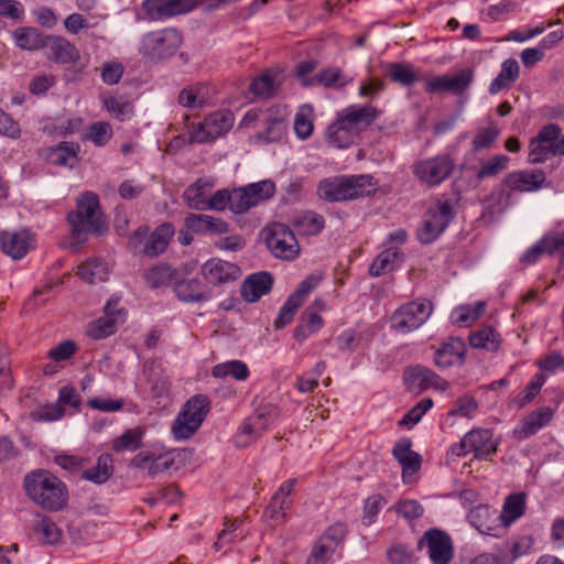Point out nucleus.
Returning <instances> with one entry per match:
<instances>
[{"label":"nucleus","instance_id":"4be33fe9","mask_svg":"<svg viewBox=\"0 0 564 564\" xmlns=\"http://www.w3.org/2000/svg\"><path fill=\"white\" fill-rule=\"evenodd\" d=\"M545 173L541 169L531 171H517L509 173L503 184L511 192H533L539 189L545 182Z\"/></svg>","mask_w":564,"mask_h":564},{"label":"nucleus","instance_id":"603ef678","mask_svg":"<svg viewBox=\"0 0 564 564\" xmlns=\"http://www.w3.org/2000/svg\"><path fill=\"white\" fill-rule=\"evenodd\" d=\"M386 74L392 82L403 86H410L416 80L413 66L405 63L389 64Z\"/></svg>","mask_w":564,"mask_h":564},{"label":"nucleus","instance_id":"20e7f679","mask_svg":"<svg viewBox=\"0 0 564 564\" xmlns=\"http://www.w3.org/2000/svg\"><path fill=\"white\" fill-rule=\"evenodd\" d=\"M210 410L208 397L197 394L191 398L177 414L172 432L177 440L189 438L202 425Z\"/></svg>","mask_w":564,"mask_h":564},{"label":"nucleus","instance_id":"f704fd0d","mask_svg":"<svg viewBox=\"0 0 564 564\" xmlns=\"http://www.w3.org/2000/svg\"><path fill=\"white\" fill-rule=\"evenodd\" d=\"M468 340L471 347L491 352L497 351L501 345L500 334L491 326H484L470 333Z\"/></svg>","mask_w":564,"mask_h":564},{"label":"nucleus","instance_id":"6e6d98bb","mask_svg":"<svg viewBox=\"0 0 564 564\" xmlns=\"http://www.w3.org/2000/svg\"><path fill=\"white\" fill-rule=\"evenodd\" d=\"M352 79L347 77L338 67H329L323 69L315 76L314 85H323L325 87H333L338 85L343 87L350 83Z\"/></svg>","mask_w":564,"mask_h":564},{"label":"nucleus","instance_id":"aec40b11","mask_svg":"<svg viewBox=\"0 0 564 564\" xmlns=\"http://www.w3.org/2000/svg\"><path fill=\"white\" fill-rule=\"evenodd\" d=\"M200 272L204 279L213 285L235 281L241 275V270L237 264L221 259L208 260L202 265Z\"/></svg>","mask_w":564,"mask_h":564},{"label":"nucleus","instance_id":"f8f14e48","mask_svg":"<svg viewBox=\"0 0 564 564\" xmlns=\"http://www.w3.org/2000/svg\"><path fill=\"white\" fill-rule=\"evenodd\" d=\"M321 280V275L311 274L297 285L296 290L288 297L286 302L281 307L274 321L275 328H283L292 322L300 306L308 294L319 284Z\"/></svg>","mask_w":564,"mask_h":564},{"label":"nucleus","instance_id":"de8ad7c7","mask_svg":"<svg viewBox=\"0 0 564 564\" xmlns=\"http://www.w3.org/2000/svg\"><path fill=\"white\" fill-rule=\"evenodd\" d=\"M468 517L470 523L481 533L497 535V533L494 532V528L490 525V520L491 518H494V520H498V517L496 511H492L489 507L480 505L474 508L469 512Z\"/></svg>","mask_w":564,"mask_h":564},{"label":"nucleus","instance_id":"e2e57ef3","mask_svg":"<svg viewBox=\"0 0 564 564\" xmlns=\"http://www.w3.org/2000/svg\"><path fill=\"white\" fill-rule=\"evenodd\" d=\"M499 135V129L495 124L477 131L471 145L475 151L489 148Z\"/></svg>","mask_w":564,"mask_h":564},{"label":"nucleus","instance_id":"8fccbe9b","mask_svg":"<svg viewBox=\"0 0 564 564\" xmlns=\"http://www.w3.org/2000/svg\"><path fill=\"white\" fill-rule=\"evenodd\" d=\"M104 108L118 121H126L133 116V105L123 97H106Z\"/></svg>","mask_w":564,"mask_h":564},{"label":"nucleus","instance_id":"c85d7f7f","mask_svg":"<svg viewBox=\"0 0 564 564\" xmlns=\"http://www.w3.org/2000/svg\"><path fill=\"white\" fill-rule=\"evenodd\" d=\"M215 186V180L209 177L197 178L183 193L187 206L196 210H206L207 193Z\"/></svg>","mask_w":564,"mask_h":564},{"label":"nucleus","instance_id":"f257e3e1","mask_svg":"<svg viewBox=\"0 0 564 564\" xmlns=\"http://www.w3.org/2000/svg\"><path fill=\"white\" fill-rule=\"evenodd\" d=\"M68 223L72 238L80 245L89 235L101 236L108 229L99 198L93 192H85L77 198L76 209L68 214Z\"/></svg>","mask_w":564,"mask_h":564},{"label":"nucleus","instance_id":"473e14b6","mask_svg":"<svg viewBox=\"0 0 564 564\" xmlns=\"http://www.w3.org/2000/svg\"><path fill=\"white\" fill-rule=\"evenodd\" d=\"M520 66L514 58H508L501 64L498 76L490 83L489 93L496 95L512 86L519 78Z\"/></svg>","mask_w":564,"mask_h":564},{"label":"nucleus","instance_id":"9b49d317","mask_svg":"<svg viewBox=\"0 0 564 564\" xmlns=\"http://www.w3.org/2000/svg\"><path fill=\"white\" fill-rule=\"evenodd\" d=\"M417 547L420 550L427 549L433 564H449L454 556L451 536L440 529L427 530L419 540Z\"/></svg>","mask_w":564,"mask_h":564},{"label":"nucleus","instance_id":"a211bd4d","mask_svg":"<svg viewBox=\"0 0 564 564\" xmlns=\"http://www.w3.org/2000/svg\"><path fill=\"white\" fill-rule=\"evenodd\" d=\"M404 382L411 391H422L429 388L438 390H446L448 387L447 381L442 379L431 369L423 366L410 367L404 371Z\"/></svg>","mask_w":564,"mask_h":564},{"label":"nucleus","instance_id":"5fc2aeb1","mask_svg":"<svg viewBox=\"0 0 564 564\" xmlns=\"http://www.w3.org/2000/svg\"><path fill=\"white\" fill-rule=\"evenodd\" d=\"M485 302H478L475 305L460 306L453 313L454 323L458 326H470L485 312Z\"/></svg>","mask_w":564,"mask_h":564},{"label":"nucleus","instance_id":"4d7b16f0","mask_svg":"<svg viewBox=\"0 0 564 564\" xmlns=\"http://www.w3.org/2000/svg\"><path fill=\"white\" fill-rule=\"evenodd\" d=\"M253 205L271 198L275 193V185L271 180H264L257 183L246 185Z\"/></svg>","mask_w":564,"mask_h":564},{"label":"nucleus","instance_id":"393cba45","mask_svg":"<svg viewBox=\"0 0 564 564\" xmlns=\"http://www.w3.org/2000/svg\"><path fill=\"white\" fill-rule=\"evenodd\" d=\"M273 278L269 272H258L249 275L241 285V296L250 303L257 302L270 292Z\"/></svg>","mask_w":564,"mask_h":564},{"label":"nucleus","instance_id":"b1692460","mask_svg":"<svg viewBox=\"0 0 564 564\" xmlns=\"http://www.w3.org/2000/svg\"><path fill=\"white\" fill-rule=\"evenodd\" d=\"M174 292L185 303L206 302L210 299V290L198 279L175 280Z\"/></svg>","mask_w":564,"mask_h":564},{"label":"nucleus","instance_id":"f03ea898","mask_svg":"<svg viewBox=\"0 0 564 564\" xmlns=\"http://www.w3.org/2000/svg\"><path fill=\"white\" fill-rule=\"evenodd\" d=\"M23 485L26 496L44 510L58 511L67 503L66 485L46 469L26 474Z\"/></svg>","mask_w":564,"mask_h":564},{"label":"nucleus","instance_id":"bb28decb","mask_svg":"<svg viewBox=\"0 0 564 564\" xmlns=\"http://www.w3.org/2000/svg\"><path fill=\"white\" fill-rule=\"evenodd\" d=\"M187 229L193 232L223 235L229 231V226L220 218L205 214H191L185 218Z\"/></svg>","mask_w":564,"mask_h":564},{"label":"nucleus","instance_id":"79ce46f5","mask_svg":"<svg viewBox=\"0 0 564 564\" xmlns=\"http://www.w3.org/2000/svg\"><path fill=\"white\" fill-rule=\"evenodd\" d=\"M78 144L72 142H61L58 145L51 150L50 160L56 165L73 167L78 161Z\"/></svg>","mask_w":564,"mask_h":564},{"label":"nucleus","instance_id":"0e129e2a","mask_svg":"<svg viewBox=\"0 0 564 564\" xmlns=\"http://www.w3.org/2000/svg\"><path fill=\"white\" fill-rule=\"evenodd\" d=\"M433 406V400L430 398L422 399L417 402L399 422L400 425H414L422 416Z\"/></svg>","mask_w":564,"mask_h":564},{"label":"nucleus","instance_id":"338daca9","mask_svg":"<svg viewBox=\"0 0 564 564\" xmlns=\"http://www.w3.org/2000/svg\"><path fill=\"white\" fill-rule=\"evenodd\" d=\"M541 239L545 246L547 254H564V230L562 232L551 231L544 235Z\"/></svg>","mask_w":564,"mask_h":564},{"label":"nucleus","instance_id":"5701e85b","mask_svg":"<svg viewBox=\"0 0 564 564\" xmlns=\"http://www.w3.org/2000/svg\"><path fill=\"white\" fill-rule=\"evenodd\" d=\"M2 251L12 259L23 258L31 248L32 236L28 230L4 231L0 236Z\"/></svg>","mask_w":564,"mask_h":564},{"label":"nucleus","instance_id":"58836bf2","mask_svg":"<svg viewBox=\"0 0 564 564\" xmlns=\"http://www.w3.org/2000/svg\"><path fill=\"white\" fill-rule=\"evenodd\" d=\"M525 509V495L523 492L511 494L506 498L502 512L497 514L505 527L519 519Z\"/></svg>","mask_w":564,"mask_h":564},{"label":"nucleus","instance_id":"cd10ccee","mask_svg":"<svg viewBox=\"0 0 564 564\" xmlns=\"http://www.w3.org/2000/svg\"><path fill=\"white\" fill-rule=\"evenodd\" d=\"M465 344L459 338H451L443 343L434 354V362L438 368H448L463 360Z\"/></svg>","mask_w":564,"mask_h":564},{"label":"nucleus","instance_id":"0eeeda50","mask_svg":"<svg viewBox=\"0 0 564 564\" xmlns=\"http://www.w3.org/2000/svg\"><path fill=\"white\" fill-rule=\"evenodd\" d=\"M264 241L271 253L283 260H294L300 254V245L292 230L280 223L263 229Z\"/></svg>","mask_w":564,"mask_h":564},{"label":"nucleus","instance_id":"72a5a7b5","mask_svg":"<svg viewBox=\"0 0 564 564\" xmlns=\"http://www.w3.org/2000/svg\"><path fill=\"white\" fill-rule=\"evenodd\" d=\"M553 417V410L543 406L528 414L521 422L519 430L520 437H529L538 433L542 427L547 425Z\"/></svg>","mask_w":564,"mask_h":564},{"label":"nucleus","instance_id":"2eb2a0df","mask_svg":"<svg viewBox=\"0 0 564 564\" xmlns=\"http://www.w3.org/2000/svg\"><path fill=\"white\" fill-rule=\"evenodd\" d=\"M196 0H145L143 10L151 20L159 21L191 11Z\"/></svg>","mask_w":564,"mask_h":564},{"label":"nucleus","instance_id":"423d86ee","mask_svg":"<svg viewBox=\"0 0 564 564\" xmlns=\"http://www.w3.org/2000/svg\"><path fill=\"white\" fill-rule=\"evenodd\" d=\"M433 305L425 299H417L399 307L391 317V326L401 334L420 328L431 316Z\"/></svg>","mask_w":564,"mask_h":564},{"label":"nucleus","instance_id":"9d476101","mask_svg":"<svg viewBox=\"0 0 564 564\" xmlns=\"http://www.w3.org/2000/svg\"><path fill=\"white\" fill-rule=\"evenodd\" d=\"M498 442L494 440L492 432L487 429H476L469 431L460 441L451 447V452L456 456H463L474 453L476 458H484L497 449Z\"/></svg>","mask_w":564,"mask_h":564},{"label":"nucleus","instance_id":"37998d69","mask_svg":"<svg viewBox=\"0 0 564 564\" xmlns=\"http://www.w3.org/2000/svg\"><path fill=\"white\" fill-rule=\"evenodd\" d=\"M143 278L151 289L164 288L175 279V271L170 265L156 264L148 269Z\"/></svg>","mask_w":564,"mask_h":564},{"label":"nucleus","instance_id":"39448f33","mask_svg":"<svg viewBox=\"0 0 564 564\" xmlns=\"http://www.w3.org/2000/svg\"><path fill=\"white\" fill-rule=\"evenodd\" d=\"M555 123H549L541 128L536 137L529 144L528 160L532 164L543 163L551 155L564 156V135Z\"/></svg>","mask_w":564,"mask_h":564},{"label":"nucleus","instance_id":"f3484780","mask_svg":"<svg viewBox=\"0 0 564 564\" xmlns=\"http://www.w3.org/2000/svg\"><path fill=\"white\" fill-rule=\"evenodd\" d=\"M43 50L47 59L58 64H72L80 58L79 50L66 37L59 35H47Z\"/></svg>","mask_w":564,"mask_h":564},{"label":"nucleus","instance_id":"c756f323","mask_svg":"<svg viewBox=\"0 0 564 564\" xmlns=\"http://www.w3.org/2000/svg\"><path fill=\"white\" fill-rule=\"evenodd\" d=\"M174 235V228L171 224H162L151 235H149L141 254L156 257L165 251L170 240Z\"/></svg>","mask_w":564,"mask_h":564},{"label":"nucleus","instance_id":"7ed1b4c3","mask_svg":"<svg viewBox=\"0 0 564 564\" xmlns=\"http://www.w3.org/2000/svg\"><path fill=\"white\" fill-rule=\"evenodd\" d=\"M375 191L373 177L366 174L327 178L319 183L317 189L319 197L328 202L355 199Z\"/></svg>","mask_w":564,"mask_h":564},{"label":"nucleus","instance_id":"bf43d9fd","mask_svg":"<svg viewBox=\"0 0 564 564\" xmlns=\"http://www.w3.org/2000/svg\"><path fill=\"white\" fill-rule=\"evenodd\" d=\"M346 535V525L337 522L329 525L319 536L318 541L336 551L337 546L344 541Z\"/></svg>","mask_w":564,"mask_h":564},{"label":"nucleus","instance_id":"774afa93","mask_svg":"<svg viewBox=\"0 0 564 564\" xmlns=\"http://www.w3.org/2000/svg\"><path fill=\"white\" fill-rule=\"evenodd\" d=\"M388 560L390 564H413V553L402 544H395L388 551Z\"/></svg>","mask_w":564,"mask_h":564},{"label":"nucleus","instance_id":"e433bc0d","mask_svg":"<svg viewBox=\"0 0 564 564\" xmlns=\"http://www.w3.org/2000/svg\"><path fill=\"white\" fill-rule=\"evenodd\" d=\"M46 36L47 35H44L37 29L31 26L18 28L13 32L15 45L24 51H37L43 48Z\"/></svg>","mask_w":564,"mask_h":564},{"label":"nucleus","instance_id":"2f4dec72","mask_svg":"<svg viewBox=\"0 0 564 564\" xmlns=\"http://www.w3.org/2000/svg\"><path fill=\"white\" fill-rule=\"evenodd\" d=\"M209 87L204 84H194L180 91L177 101L185 108H202L209 102Z\"/></svg>","mask_w":564,"mask_h":564},{"label":"nucleus","instance_id":"a18cd8bd","mask_svg":"<svg viewBox=\"0 0 564 564\" xmlns=\"http://www.w3.org/2000/svg\"><path fill=\"white\" fill-rule=\"evenodd\" d=\"M209 135L214 139L226 133L234 123V116L229 111H216L204 119Z\"/></svg>","mask_w":564,"mask_h":564},{"label":"nucleus","instance_id":"4468645a","mask_svg":"<svg viewBox=\"0 0 564 564\" xmlns=\"http://www.w3.org/2000/svg\"><path fill=\"white\" fill-rule=\"evenodd\" d=\"M473 82V69L464 68L453 75L435 76L427 79L424 89L426 93L445 91L460 95L469 88Z\"/></svg>","mask_w":564,"mask_h":564},{"label":"nucleus","instance_id":"dca6fc26","mask_svg":"<svg viewBox=\"0 0 564 564\" xmlns=\"http://www.w3.org/2000/svg\"><path fill=\"white\" fill-rule=\"evenodd\" d=\"M119 300L112 299L105 306V316L89 324L87 335L93 339H101L115 333L116 325L123 322L126 312L117 310Z\"/></svg>","mask_w":564,"mask_h":564},{"label":"nucleus","instance_id":"680f3d73","mask_svg":"<svg viewBox=\"0 0 564 564\" xmlns=\"http://www.w3.org/2000/svg\"><path fill=\"white\" fill-rule=\"evenodd\" d=\"M112 128L106 121H97L89 126L88 138L98 147L105 145L112 138Z\"/></svg>","mask_w":564,"mask_h":564},{"label":"nucleus","instance_id":"7c9ffc66","mask_svg":"<svg viewBox=\"0 0 564 564\" xmlns=\"http://www.w3.org/2000/svg\"><path fill=\"white\" fill-rule=\"evenodd\" d=\"M33 536L41 545H56L62 541V529L48 517H39L32 528Z\"/></svg>","mask_w":564,"mask_h":564},{"label":"nucleus","instance_id":"4c0bfd02","mask_svg":"<svg viewBox=\"0 0 564 564\" xmlns=\"http://www.w3.org/2000/svg\"><path fill=\"white\" fill-rule=\"evenodd\" d=\"M402 252L399 248H387L381 251L369 267V274L373 278L394 269V264L402 260Z\"/></svg>","mask_w":564,"mask_h":564},{"label":"nucleus","instance_id":"864d4df0","mask_svg":"<svg viewBox=\"0 0 564 564\" xmlns=\"http://www.w3.org/2000/svg\"><path fill=\"white\" fill-rule=\"evenodd\" d=\"M294 225L300 232L311 236L319 234L324 228L325 221L321 215L314 212H306L295 218Z\"/></svg>","mask_w":564,"mask_h":564},{"label":"nucleus","instance_id":"69168bd1","mask_svg":"<svg viewBox=\"0 0 564 564\" xmlns=\"http://www.w3.org/2000/svg\"><path fill=\"white\" fill-rule=\"evenodd\" d=\"M296 480L294 478L288 479L281 484L279 489L272 496L271 501L282 506L284 509L289 510L293 503V499L291 498V494L295 487Z\"/></svg>","mask_w":564,"mask_h":564},{"label":"nucleus","instance_id":"c9c22d12","mask_svg":"<svg viewBox=\"0 0 564 564\" xmlns=\"http://www.w3.org/2000/svg\"><path fill=\"white\" fill-rule=\"evenodd\" d=\"M113 474V460L109 454L98 457L95 466L85 469L82 478L96 485L105 484Z\"/></svg>","mask_w":564,"mask_h":564},{"label":"nucleus","instance_id":"412c9836","mask_svg":"<svg viewBox=\"0 0 564 564\" xmlns=\"http://www.w3.org/2000/svg\"><path fill=\"white\" fill-rule=\"evenodd\" d=\"M379 111L372 106L352 105L344 109L338 118L347 124L357 135L369 127L378 117Z\"/></svg>","mask_w":564,"mask_h":564},{"label":"nucleus","instance_id":"c03bdc74","mask_svg":"<svg viewBox=\"0 0 564 564\" xmlns=\"http://www.w3.org/2000/svg\"><path fill=\"white\" fill-rule=\"evenodd\" d=\"M280 82L276 76L263 73L250 84V91L261 98H272L278 94Z\"/></svg>","mask_w":564,"mask_h":564},{"label":"nucleus","instance_id":"6e6552de","mask_svg":"<svg viewBox=\"0 0 564 564\" xmlns=\"http://www.w3.org/2000/svg\"><path fill=\"white\" fill-rule=\"evenodd\" d=\"M454 218L453 207L447 202H438L430 207L417 231L422 243L435 241Z\"/></svg>","mask_w":564,"mask_h":564},{"label":"nucleus","instance_id":"a19ab883","mask_svg":"<svg viewBox=\"0 0 564 564\" xmlns=\"http://www.w3.org/2000/svg\"><path fill=\"white\" fill-rule=\"evenodd\" d=\"M144 437V429L137 426L127 430L123 434L112 441V449L117 453L121 452H135L142 447V440Z\"/></svg>","mask_w":564,"mask_h":564},{"label":"nucleus","instance_id":"1a4fd4ad","mask_svg":"<svg viewBox=\"0 0 564 564\" xmlns=\"http://www.w3.org/2000/svg\"><path fill=\"white\" fill-rule=\"evenodd\" d=\"M454 167V160L448 154H438L416 162L413 165V174L420 182L436 186L449 177Z\"/></svg>","mask_w":564,"mask_h":564},{"label":"nucleus","instance_id":"052dcab7","mask_svg":"<svg viewBox=\"0 0 564 564\" xmlns=\"http://www.w3.org/2000/svg\"><path fill=\"white\" fill-rule=\"evenodd\" d=\"M253 206L254 205L251 200L249 192L246 189V186L231 191L230 210L234 214H243Z\"/></svg>","mask_w":564,"mask_h":564},{"label":"nucleus","instance_id":"6ab92c4d","mask_svg":"<svg viewBox=\"0 0 564 564\" xmlns=\"http://www.w3.org/2000/svg\"><path fill=\"white\" fill-rule=\"evenodd\" d=\"M174 465L175 458L173 453L155 455L150 452H140L130 460L132 468L147 470L151 478H155L170 470Z\"/></svg>","mask_w":564,"mask_h":564},{"label":"nucleus","instance_id":"3c124183","mask_svg":"<svg viewBox=\"0 0 564 564\" xmlns=\"http://www.w3.org/2000/svg\"><path fill=\"white\" fill-rule=\"evenodd\" d=\"M313 108L310 105H303L300 107L299 111L294 118V131L295 134L305 140L312 135L314 126H313Z\"/></svg>","mask_w":564,"mask_h":564},{"label":"nucleus","instance_id":"ea45409f","mask_svg":"<svg viewBox=\"0 0 564 564\" xmlns=\"http://www.w3.org/2000/svg\"><path fill=\"white\" fill-rule=\"evenodd\" d=\"M358 135L350 128L337 118L336 122L327 129V139L329 144L335 148H347L352 144Z\"/></svg>","mask_w":564,"mask_h":564},{"label":"nucleus","instance_id":"09e8293b","mask_svg":"<svg viewBox=\"0 0 564 564\" xmlns=\"http://www.w3.org/2000/svg\"><path fill=\"white\" fill-rule=\"evenodd\" d=\"M212 375L215 378L232 377L236 380L242 381L249 377V370L245 362L240 360H230L214 366Z\"/></svg>","mask_w":564,"mask_h":564},{"label":"nucleus","instance_id":"a878e982","mask_svg":"<svg viewBox=\"0 0 564 564\" xmlns=\"http://www.w3.org/2000/svg\"><path fill=\"white\" fill-rule=\"evenodd\" d=\"M412 443L409 438L399 441L392 451L393 457L402 466V478L408 481V476L417 471L421 467V457L411 449Z\"/></svg>","mask_w":564,"mask_h":564},{"label":"nucleus","instance_id":"13d9d810","mask_svg":"<svg viewBox=\"0 0 564 564\" xmlns=\"http://www.w3.org/2000/svg\"><path fill=\"white\" fill-rule=\"evenodd\" d=\"M510 159L505 154L495 155L491 160L485 162L477 172V178L484 180L492 177L508 167Z\"/></svg>","mask_w":564,"mask_h":564},{"label":"nucleus","instance_id":"49530a36","mask_svg":"<svg viewBox=\"0 0 564 564\" xmlns=\"http://www.w3.org/2000/svg\"><path fill=\"white\" fill-rule=\"evenodd\" d=\"M77 274L87 283L101 282L108 275V267L105 262L93 259L82 263L78 267Z\"/></svg>","mask_w":564,"mask_h":564},{"label":"nucleus","instance_id":"ddd939ff","mask_svg":"<svg viewBox=\"0 0 564 564\" xmlns=\"http://www.w3.org/2000/svg\"><path fill=\"white\" fill-rule=\"evenodd\" d=\"M182 36L175 29H164L147 34L143 39L145 52L158 58L173 55L180 47Z\"/></svg>","mask_w":564,"mask_h":564}]
</instances>
